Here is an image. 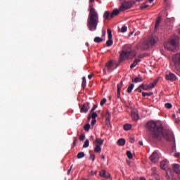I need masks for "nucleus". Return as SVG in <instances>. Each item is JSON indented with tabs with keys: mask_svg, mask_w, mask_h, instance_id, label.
I'll list each match as a JSON object with an SVG mask.
<instances>
[{
	"mask_svg": "<svg viewBox=\"0 0 180 180\" xmlns=\"http://www.w3.org/2000/svg\"><path fill=\"white\" fill-rule=\"evenodd\" d=\"M99 23V15L92 4L89 5V13L87 19V27L91 32L96 30Z\"/></svg>",
	"mask_w": 180,
	"mask_h": 180,
	"instance_id": "nucleus-1",
	"label": "nucleus"
},
{
	"mask_svg": "<svg viewBox=\"0 0 180 180\" xmlns=\"http://www.w3.org/2000/svg\"><path fill=\"white\" fill-rule=\"evenodd\" d=\"M158 27V18L156 19L155 32L150 37L143 41V44L141 45V50H148L150 47H153V46H155V44H157V41H158V32H157Z\"/></svg>",
	"mask_w": 180,
	"mask_h": 180,
	"instance_id": "nucleus-2",
	"label": "nucleus"
},
{
	"mask_svg": "<svg viewBox=\"0 0 180 180\" xmlns=\"http://www.w3.org/2000/svg\"><path fill=\"white\" fill-rule=\"evenodd\" d=\"M162 139L166 140L167 141H171L172 140V133L169 129L164 127V125L159 122L158 126V140L159 141H162Z\"/></svg>",
	"mask_w": 180,
	"mask_h": 180,
	"instance_id": "nucleus-3",
	"label": "nucleus"
},
{
	"mask_svg": "<svg viewBox=\"0 0 180 180\" xmlns=\"http://www.w3.org/2000/svg\"><path fill=\"white\" fill-rule=\"evenodd\" d=\"M146 128L148 131L150 132V134L153 140H157L158 139V122L154 120L148 121L146 123Z\"/></svg>",
	"mask_w": 180,
	"mask_h": 180,
	"instance_id": "nucleus-4",
	"label": "nucleus"
},
{
	"mask_svg": "<svg viewBox=\"0 0 180 180\" xmlns=\"http://www.w3.org/2000/svg\"><path fill=\"white\" fill-rule=\"evenodd\" d=\"M179 41V37L174 35L170 38L169 44L165 47L167 49V50H169L170 51H175V50L178 49Z\"/></svg>",
	"mask_w": 180,
	"mask_h": 180,
	"instance_id": "nucleus-5",
	"label": "nucleus"
},
{
	"mask_svg": "<svg viewBox=\"0 0 180 180\" xmlns=\"http://www.w3.org/2000/svg\"><path fill=\"white\" fill-rule=\"evenodd\" d=\"M172 61L177 72H180V53L172 56Z\"/></svg>",
	"mask_w": 180,
	"mask_h": 180,
	"instance_id": "nucleus-6",
	"label": "nucleus"
},
{
	"mask_svg": "<svg viewBox=\"0 0 180 180\" xmlns=\"http://www.w3.org/2000/svg\"><path fill=\"white\" fill-rule=\"evenodd\" d=\"M132 6H133V3L130 1H124L120 6V11L124 12V11H127V9H130V8H132Z\"/></svg>",
	"mask_w": 180,
	"mask_h": 180,
	"instance_id": "nucleus-7",
	"label": "nucleus"
},
{
	"mask_svg": "<svg viewBox=\"0 0 180 180\" xmlns=\"http://www.w3.org/2000/svg\"><path fill=\"white\" fill-rule=\"evenodd\" d=\"M158 82V78H157L153 83H150V84H142L140 85V88H142L143 91H148V89H151V88H154L155 85H157V83Z\"/></svg>",
	"mask_w": 180,
	"mask_h": 180,
	"instance_id": "nucleus-8",
	"label": "nucleus"
},
{
	"mask_svg": "<svg viewBox=\"0 0 180 180\" xmlns=\"http://www.w3.org/2000/svg\"><path fill=\"white\" fill-rule=\"evenodd\" d=\"M107 32L108 34V40L106 41L105 44L107 47H110V46L113 44V39H112V37H113V36L112 35V30H110V29H108Z\"/></svg>",
	"mask_w": 180,
	"mask_h": 180,
	"instance_id": "nucleus-9",
	"label": "nucleus"
},
{
	"mask_svg": "<svg viewBox=\"0 0 180 180\" xmlns=\"http://www.w3.org/2000/svg\"><path fill=\"white\" fill-rule=\"evenodd\" d=\"M124 53H127L128 55H131V53H133V49L131 48V45L130 44H126L124 46H122V50Z\"/></svg>",
	"mask_w": 180,
	"mask_h": 180,
	"instance_id": "nucleus-10",
	"label": "nucleus"
},
{
	"mask_svg": "<svg viewBox=\"0 0 180 180\" xmlns=\"http://www.w3.org/2000/svg\"><path fill=\"white\" fill-rule=\"evenodd\" d=\"M89 103H85L82 104V105H79L80 112L81 113H87L88 110H89Z\"/></svg>",
	"mask_w": 180,
	"mask_h": 180,
	"instance_id": "nucleus-11",
	"label": "nucleus"
},
{
	"mask_svg": "<svg viewBox=\"0 0 180 180\" xmlns=\"http://www.w3.org/2000/svg\"><path fill=\"white\" fill-rule=\"evenodd\" d=\"M150 160L151 162H153V164H155L158 162V152L157 150H155L152 155L150 156Z\"/></svg>",
	"mask_w": 180,
	"mask_h": 180,
	"instance_id": "nucleus-12",
	"label": "nucleus"
},
{
	"mask_svg": "<svg viewBox=\"0 0 180 180\" xmlns=\"http://www.w3.org/2000/svg\"><path fill=\"white\" fill-rule=\"evenodd\" d=\"M129 57H130V55H129V53H127L122 51L120 54V63H123V61H124V60H127Z\"/></svg>",
	"mask_w": 180,
	"mask_h": 180,
	"instance_id": "nucleus-13",
	"label": "nucleus"
},
{
	"mask_svg": "<svg viewBox=\"0 0 180 180\" xmlns=\"http://www.w3.org/2000/svg\"><path fill=\"white\" fill-rule=\"evenodd\" d=\"M105 67H106L108 72H112V71H113V70H116V68H113L114 64H113V61H112V60L107 62Z\"/></svg>",
	"mask_w": 180,
	"mask_h": 180,
	"instance_id": "nucleus-14",
	"label": "nucleus"
},
{
	"mask_svg": "<svg viewBox=\"0 0 180 180\" xmlns=\"http://www.w3.org/2000/svg\"><path fill=\"white\" fill-rule=\"evenodd\" d=\"M99 175L101 176V178H105L106 179H109V178H110V174L106 172V170H101L99 172Z\"/></svg>",
	"mask_w": 180,
	"mask_h": 180,
	"instance_id": "nucleus-15",
	"label": "nucleus"
},
{
	"mask_svg": "<svg viewBox=\"0 0 180 180\" xmlns=\"http://www.w3.org/2000/svg\"><path fill=\"white\" fill-rule=\"evenodd\" d=\"M169 162L167 160H163L160 162V168L165 171L168 168Z\"/></svg>",
	"mask_w": 180,
	"mask_h": 180,
	"instance_id": "nucleus-16",
	"label": "nucleus"
},
{
	"mask_svg": "<svg viewBox=\"0 0 180 180\" xmlns=\"http://www.w3.org/2000/svg\"><path fill=\"white\" fill-rule=\"evenodd\" d=\"M166 79L168 81H175V79H176V76L174 73H169L166 75Z\"/></svg>",
	"mask_w": 180,
	"mask_h": 180,
	"instance_id": "nucleus-17",
	"label": "nucleus"
},
{
	"mask_svg": "<svg viewBox=\"0 0 180 180\" xmlns=\"http://www.w3.org/2000/svg\"><path fill=\"white\" fill-rule=\"evenodd\" d=\"M139 113L136 111H131V118L134 122L139 120Z\"/></svg>",
	"mask_w": 180,
	"mask_h": 180,
	"instance_id": "nucleus-18",
	"label": "nucleus"
},
{
	"mask_svg": "<svg viewBox=\"0 0 180 180\" xmlns=\"http://www.w3.org/2000/svg\"><path fill=\"white\" fill-rule=\"evenodd\" d=\"M120 13V11H119V9L117 8L114 9L112 13L110 14V18H115V16H117V15H119Z\"/></svg>",
	"mask_w": 180,
	"mask_h": 180,
	"instance_id": "nucleus-19",
	"label": "nucleus"
},
{
	"mask_svg": "<svg viewBox=\"0 0 180 180\" xmlns=\"http://www.w3.org/2000/svg\"><path fill=\"white\" fill-rule=\"evenodd\" d=\"M132 82H134L135 84H137V82H143V78L139 75V77L132 78Z\"/></svg>",
	"mask_w": 180,
	"mask_h": 180,
	"instance_id": "nucleus-20",
	"label": "nucleus"
},
{
	"mask_svg": "<svg viewBox=\"0 0 180 180\" xmlns=\"http://www.w3.org/2000/svg\"><path fill=\"white\" fill-rule=\"evenodd\" d=\"M110 12L109 11H105L104 14H103V19L104 20H109V19L110 18Z\"/></svg>",
	"mask_w": 180,
	"mask_h": 180,
	"instance_id": "nucleus-21",
	"label": "nucleus"
},
{
	"mask_svg": "<svg viewBox=\"0 0 180 180\" xmlns=\"http://www.w3.org/2000/svg\"><path fill=\"white\" fill-rule=\"evenodd\" d=\"M141 60L135 59L133 63L130 66L131 70H133V68H134L137 65V64H139V63H141Z\"/></svg>",
	"mask_w": 180,
	"mask_h": 180,
	"instance_id": "nucleus-22",
	"label": "nucleus"
},
{
	"mask_svg": "<svg viewBox=\"0 0 180 180\" xmlns=\"http://www.w3.org/2000/svg\"><path fill=\"white\" fill-rule=\"evenodd\" d=\"M151 171H152V176L155 177V180H158V177H157L158 176L157 167H153Z\"/></svg>",
	"mask_w": 180,
	"mask_h": 180,
	"instance_id": "nucleus-23",
	"label": "nucleus"
},
{
	"mask_svg": "<svg viewBox=\"0 0 180 180\" xmlns=\"http://www.w3.org/2000/svg\"><path fill=\"white\" fill-rule=\"evenodd\" d=\"M117 144L118 146H124V144H126V140H124V139H120L117 141Z\"/></svg>",
	"mask_w": 180,
	"mask_h": 180,
	"instance_id": "nucleus-24",
	"label": "nucleus"
},
{
	"mask_svg": "<svg viewBox=\"0 0 180 180\" xmlns=\"http://www.w3.org/2000/svg\"><path fill=\"white\" fill-rule=\"evenodd\" d=\"M131 129V124H125L124 125V130H125V131H129V130H130Z\"/></svg>",
	"mask_w": 180,
	"mask_h": 180,
	"instance_id": "nucleus-25",
	"label": "nucleus"
},
{
	"mask_svg": "<svg viewBox=\"0 0 180 180\" xmlns=\"http://www.w3.org/2000/svg\"><path fill=\"white\" fill-rule=\"evenodd\" d=\"M85 86H86V79L85 78V77H83L82 82V88H83V89H85Z\"/></svg>",
	"mask_w": 180,
	"mask_h": 180,
	"instance_id": "nucleus-26",
	"label": "nucleus"
},
{
	"mask_svg": "<svg viewBox=\"0 0 180 180\" xmlns=\"http://www.w3.org/2000/svg\"><path fill=\"white\" fill-rule=\"evenodd\" d=\"M94 41L95 43H102V41H103V39L99 37H96L94 39Z\"/></svg>",
	"mask_w": 180,
	"mask_h": 180,
	"instance_id": "nucleus-27",
	"label": "nucleus"
},
{
	"mask_svg": "<svg viewBox=\"0 0 180 180\" xmlns=\"http://www.w3.org/2000/svg\"><path fill=\"white\" fill-rule=\"evenodd\" d=\"M134 88V84H131L127 89L128 94H131V91H133Z\"/></svg>",
	"mask_w": 180,
	"mask_h": 180,
	"instance_id": "nucleus-28",
	"label": "nucleus"
},
{
	"mask_svg": "<svg viewBox=\"0 0 180 180\" xmlns=\"http://www.w3.org/2000/svg\"><path fill=\"white\" fill-rule=\"evenodd\" d=\"M94 151L96 153H101V151H102V148H101V145H96L94 148Z\"/></svg>",
	"mask_w": 180,
	"mask_h": 180,
	"instance_id": "nucleus-29",
	"label": "nucleus"
},
{
	"mask_svg": "<svg viewBox=\"0 0 180 180\" xmlns=\"http://www.w3.org/2000/svg\"><path fill=\"white\" fill-rule=\"evenodd\" d=\"M77 157L78 160H81V158H84V157H85V153L84 152H79L77 153Z\"/></svg>",
	"mask_w": 180,
	"mask_h": 180,
	"instance_id": "nucleus-30",
	"label": "nucleus"
},
{
	"mask_svg": "<svg viewBox=\"0 0 180 180\" xmlns=\"http://www.w3.org/2000/svg\"><path fill=\"white\" fill-rule=\"evenodd\" d=\"M89 147V139H86L83 145V148H88Z\"/></svg>",
	"mask_w": 180,
	"mask_h": 180,
	"instance_id": "nucleus-31",
	"label": "nucleus"
},
{
	"mask_svg": "<svg viewBox=\"0 0 180 180\" xmlns=\"http://www.w3.org/2000/svg\"><path fill=\"white\" fill-rule=\"evenodd\" d=\"M96 142L97 143V146H102L103 144V140L101 139H96Z\"/></svg>",
	"mask_w": 180,
	"mask_h": 180,
	"instance_id": "nucleus-32",
	"label": "nucleus"
},
{
	"mask_svg": "<svg viewBox=\"0 0 180 180\" xmlns=\"http://www.w3.org/2000/svg\"><path fill=\"white\" fill-rule=\"evenodd\" d=\"M166 109H172V104L171 103H167L165 104Z\"/></svg>",
	"mask_w": 180,
	"mask_h": 180,
	"instance_id": "nucleus-33",
	"label": "nucleus"
},
{
	"mask_svg": "<svg viewBox=\"0 0 180 180\" xmlns=\"http://www.w3.org/2000/svg\"><path fill=\"white\" fill-rule=\"evenodd\" d=\"M151 95H153V92H142V96L146 98V96H151Z\"/></svg>",
	"mask_w": 180,
	"mask_h": 180,
	"instance_id": "nucleus-34",
	"label": "nucleus"
},
{
	"mask_svg": "<svg viewBox=\"0 0 180 180\" xmlns=\"http://www.w3.org/2000/svg\"><path fill=\"white\" fill-rule=\"evenodd\" d=\"M127 155L129 160H131V158H133V154L130 150L127 151Z\"/></svg>",
	"mask_w": 180,
	"mask_h": 180,
	"instance_id": "nucleus-35",
	"label": "nucleus"
},
{
	"mask_svg": "<svg viewBox=\"0 0 180 180\" xmlns=\"http://www.w3.org/2000/svg\"><path fill=\"white\" fill-rule=\"evenodd\" d=\"M123 85V82H121V83L120 84L117 85V93L118 95L120 94V89H122V86Z\"/></svg>",
	"mask_w": 180,
	"mask_h": 180,
	"instance_id": "nucleus-36",
	"label": "nucleus"
},
{
	"mask_svg": "<svg viewBox=\"0 0 180 180\" xmlns=\"http://www.w3.org/2000/svg\"><path fill=\"white\" fill-rule=\"evenodd\" d=\"M84 129L85 131H89V129H91V125L89 124H86L84 125Z\"/></svg>",
	"mask_w": 180,
	"mask_h": 180,
	"instance_id": "nucleus-37",
	"label": "nucleus"
},
{
	"mask_svg": "<svg viewBox=\"0 0 180 180\" xmlns=\"http://www.w3.org/2000/svg\"><path fill=\"white\" fill-rule=\"evenodd\" d=\"M147 6H148V4L143 3L141 5V9H146V8H147Z\"/></svg>",
	"mask_w": 180,
	"mask_h": 180,
	"instance_id": "nucleus-38",
	"label": "nucleus"
},
{
	"mask_svg": "<svg viewBox=\"0 0 180 180\" xmlns=\"http://www.w3.org/2000/svg\"><path fill=\"white\" fill-rule=\"evenodd\" d=\"M77 143H78V138L74 137V139H73V147H75V146H77Z\"/></svg>",
	"mask_w": 180,
	"mask_h": 180,
	"instance_id": "nucleus-39",
	"label": "nucleus"
},
{
	"mask_svg": "<svg viewBox=\"0 0 180 180\" xmlns=\"http://www.w3.org/2000/svg\"><path fill=\"white\" fill-rule=\"evenodd\" d=\"M106 103V98H103L100 102V105L103 106Z\"/></svg>",
	"mask_w": 180,
	"mask_h": 180,
	"instance_id": "nucleus-40",
	"label": "nucleus"
},
{
	"mask_svg": "<svg viewBox=\"0 0 180 180\" xmlns=\"http://www.w3.org/2000/svg\"><path fill=\"white\" fill-rule=\"evenodd\" d=\"M80 141H84V140H85V134H82L79 137Z\"/></svg>",
	"mask_w": 180,
	"mask_h": 180,
	"instance_id": "nucleus-41",
	"label": "nucleus"
},
{
	"mask_svg": "<svg viewBox=\"0 0 180 180\" xmlns=\"http://www.w3.org/2000/svg\"><path fill=\"white\" fill-rule=\"evenodd\" d=\"M122 33H125V32H127V27L124 26L121 28Z\"/></svg>",
	"mask_w": 180,
	"mask_h": 180,
	"instance_id": "nucleus-42",
	"label": "nucleus"
},
{
	"mask_svg": "<svg viewBox=\"0 0 180 180\" xmlns=\"http://www.w3.org/2000/svg\"><path fill=\"white\" fill-rule=\"evenodd\" d=\"M96 117H98V114L96 112H93V113L91 115V118L94 119V120H96Z\"/></svg>",
	"mask_w": 180,
	"mask_h": 180,
	"instance_id": "nucleus-43",
	"label": "nucleus"
},
{
	"mask_svg": "<svg viewBox=\"0 0 180 180\" xmlns=\"http://www.w3.org/2000/svg\"><path fill=\"white\" fill-rule=\"evenodd\" d=\"M96 108H98V104H96V105H94V107L91 110V113H94V112L95 111Z\"/></svg>",
	"mask_w": 180,
	"mask_h": 180,
	"instance_id": "nucleus-44",
	"label": "nucleus"
},
{
	"mask_svg": "<svg viewBox=\"0 0 180 180\" xmlns=\"http://www.w3.org/2000/svg\"><path fill=\"white\" fill-rule=\"evenodd\" d=\"M89 160H91L92 161H95V155L91 154L89 157Z\"/></svg>",
	"mask_w": 180,
	"mask_h": 180,
	"instance_id": "nucleus-45",
	"label": "nucleus"
},
{
	"mask_svg": "<svg viewBox=\"0 0 180 180\" xmlns=\"http://www.w3.org/2000/svg\"><path fill=\"white\" fill-rule=\"evenodd\" d=\"M141 89H143L142 87H140L139 86L137 89H136L135 91L141 93Z\"/></svg>",
	"mask_w": 180,
	"mask_h": 180,
	"instance_id": "nucleus-46",
	"label": "nucleus"
},
{
	"mask_svg": "<svg viewBox=\"0 0 180 180\" xmlns=\"http://www.w3.org/2000/svg\"><path fill=\"white\" fill-rule=\"evenodd\" d=\"M175 123H176V124H179V123H180V120H179V118H175Z\"/></svg>",
	"mask_w": 180,
	"mask_h": 180,
	"instance_id": "nucleus-47",
	"label": "nucleus"
},
{
	"mask_svg": "<svg viewBox=\"0 0 180 180\" xmlns=\"http://www.w3.org/2000/svg\"><path fill=\"white\" fill-rule=\"evenodd\" d=\"M96 124V120L93 119L92 121H91L92 126H94Z\"/></svg>",
	"mask_w": 180,
	"mask_h": 180,
	"instance_id": "nucleus-48",
	"label": "nucleus"
},
{
	"mask_svg": "<svg viewBox=\"0 0 180 180\" xmlns=\"http://www.w3.org/2000/svg\"><path fill=\"white\" fill-rule=\"evenodd\" d=\"M120 64H122V63H120V61L118 60V63H116V67H115V68H117V67H119V65H120Z\"/></svg>",
	"mask_w": 180,
	"mask_h": 180,
	"instance_id": "nucleus-49",
	"label": "nucleus"
},
{
	"mask_svg": "<svg viewBox=\"0 0 180 180\" xmlns=\"http://www.w3.org/2000/svg\"><path fill=\"white\" fill-rule=\"evenodd\" d=\"M174 157H175L176 158H178V157H179V153H176Z\"/></svg>",
	"mask_w": 180,
	"mask_h": 180,
	"instance_id": "nucleus-50",
	"label": "nucleus"
},
{
	"mask_svg": "<svg viewBox=\"0 0 180 180\" xmlns=\"http://www.w3.org/2000/svg\"><path fill=\"white\" fill-rule=\"evenodd\" d=\"M92 77H94L93 75H88L89 79H92Z\"/></svg>",
	"mask_w": 180,
	"mask_h": 180,
	"instance_id": "nucleus-51",
	"label": "nucleus"
},
{
	"mask_svg": "<svg viewBox=\"0 0 180 180\" xmlns=\"http://www.w3.org/2000/svg\"><path fill=\"white\" fill-rule=\"evenodd\" d=\"M134 138H131L130 143H134Z\"/></svg>",
	"mask_w": 180,
	"mask_h": 180,
	"instance_id": "nucleus-52",
	"label": "nucleus"
},
{
	"mask_svg": "<svg viewBox=\"0 0 180 180\" xmlns=\"http://www.w3.org/2000/svg\"><path fill=\"white\" fill-rule=\"evenodd\" d=\"M139 146H143V141H139Z\"/></svg>",
	"mask_w": 180,
	"mask_h": 180,
	"instance_id": "nucleus-53",
	"label": "nucleus"
},
{
	"mask_svg": "<svg viewBox=\"0 0 180 180\" xmlns=\"http://www.w3.org/2000/svg\"><path fill=\"white\" fill-rule=\"evenodd\" d=\"M102 34H103V36H105L106 32H105V31H102Z\"/></svg>",
	"mask_w": 180,
	"mask_h": 180,
	"instance_id": "nucleus-54",
	"label": "nucleus"
},
{
	"mask_svg": "<svg viewBox=\"0 0 180 180\" xmlns=\"http://www.w3.org/2000/svg\"><path fill=\"white\" fill-rule=\"evenodd\" d=\"M88 120H91V115H89L87 117Z\"/></svg>",
	"mask_w": 180,
	"mask_h": 180,
	"instance_id": "nucleus-55",
	"label": "nucleus"
},
{
	"mask_svg": "<svg viewBox=\"0 0 180 180\" xmlns=\"http://www.w3.org/2000/svg\"><path fill=\"white\" fill-rule=\"evenodd\" d=\"M172 117H173V119H176V115L175 114H173V115H172Z\"/></svg>",
	"mask_w": 180,
	"mask_h": 180,
	"instance_id": "nucleus-56",
	"label": "nucleus"
},
{
	"mask_svg": "<svg viewBox=\"0 0 180 180\" xmlns=\"http://www.w3.org/2000/svg\"><path fill=\"white\" fill-rule=\"evenodd\" d=\"M143 57H144V56H143V55H139V58H143Z\"/></svg>",
	"mask_w": 180,
	"mask_h": 180,
	"instance_id": "nucleus-57",
	"label": "nucleus"
},
{
	"mask_svg": "<svg viewBox=\"0 0 180 180\" xmlns=\"http://www.w3.org/2000/svg\"><path fill=\"white\" fill-rule=\"evenodd\" d=\"M91 174H93L94 175H96V172L92 171V172H91Z\"/></svg>",
	"mask_w": 180,
	"mask_h": 180,
	"instance_id": "nucleus-58",
	"label": "nucleus"
},
{
	"mask_svg": "<svg viewBox=\"0 0 180 180\" xmlns=\"http://www.w3.org/2000/svg\"><path fill=\"white\" fill-rule=\"evenodd\" d=\"M101 158H102V160H105V155H102Z\"/></svg>",
	"mask_w": 180,
	"mask_h": 180,
	"instance_id": "nucleus-59",
	"label": "nucleus"
},
{
	"mask_svg": "<svg viewBox=\"0 0 180 180\" xmlns=\"http://www.w3.org/2000/svg\"><path fill=\"white\" fill-rule=\"evenodd\" d=\"M71 172V168L68 171V174H70Z\"/></svg>",
	"mask_w": 180,
	"mask_h": 180,
	"instance_id": "nucleus-60",
	"label": "nucleus"
},
{
	"mask_svg": "<svg viewBox=\"0 0 180 180\" xmlns=\"http://www.w3.org/2000/svg\"><path fill=\"white\" fill-rule=\"evenodd\" d=\"M160 20H161V18L158 17V23H160Z\"/></svg>",
	"mask_w": 180,
	"mask_h": 180,
	"instance_id": "nucleus-61",
	"label": "nucleus"
},
{
	"mask_svg": "<svg viewBox=\"0 0 180 180\" xmlns=\"http://www.w3.org/2000/svg\"><path fill=\"white\" fill-rule=\"evenodd\" d=\"M89 2H95V0H89Z\"/></svg>",
	"mask_w": 180,
	"mask_h": 180,
	"instance_id": "nucleus-62",
	"label": "nucleus"
},
{
	"mask_svg": "<svg viewBox=\"0 0 180 180\" xmlns=\"http://www.w3.org/2000/svg\"><path fill=\"white\" fill-rule=\"evenodd\" d=\"M154 0H149L150 4H151V2H153Z\"/></svg>",
	"mask_w": 180,
	"mask_h": 180,
	"instance_id": "nucleus-63",
	"label": "nucleus"
},
{
	"mask_svg": "<svg viewBox=\"0 0 180 180\" xmlns=\"http://www.w3.org/2000/svg\"><path fill=\"white\" fill-rule=\"evenodd\" d=\"M172 180H177L176 179H172Z\"/></svg>",
	"mask_w": 180,
	"mask_h": 180,
	"instance_id": "nucleus-64",
	"label": "nucleus"
}]
</instances>
